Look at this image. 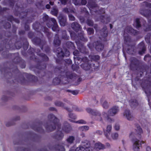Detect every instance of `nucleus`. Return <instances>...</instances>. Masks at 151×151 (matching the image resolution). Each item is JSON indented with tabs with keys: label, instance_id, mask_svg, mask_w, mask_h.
Returning <instances> with one entry per match:
<instances>
[{
	"label": "nucleus",
	"instance_id": "79ce46f5",
	"mask_svg": "<svg viewBox=\"0 0 151 151\" xmlns=\"http://www.w3.org/2000/svg\"><path fill=\"white\" fill-rule=\"evenodd\" d=\"M34 19V18H33L31 19H27L26 22L24 24V29L26 31H29L30 29V27L29 25L27 24L28 23H30L32 22V20Z\"/></svg>",
	"mask_w": 151,
	"mask_h": 151
},
{
	"label": "nucleus",
	"instance_id": "7ed1b4c3",
	"mask_svg": "<svg viewBox=\"0 0 151 151\" xmlns=\"http://www.w3.org/2000/svg\"><path fill=\"white\" fill-rule=\"evenodd\" d=\"M35 50V49L30 47L27 51V53L30 55V59L35 60L37 63V64L34 66L33 70L35 74L37 75V74L40 73L41 71L46 68V64L44 62L48 61L49 58L45 54L39 53L40 50V49H37L36 52L37 53V55L41 58L42 61L37 60L34 54Z\"/></svg>",
	"mask_w": 151,
	"mask_h": 151
},
{
	"label": "nucleus",
	"instance_id": "f03ea898",
	"mask_svg": "<svg viewBox=\"0 0 151 151\" xmlns=\"http://www.w3.org/2000/svg\"><path fill=\"white\" fill-rule=\"evenodd\" d=\"M47 117L48 121L46 123L43 124L42 122H40L36 125H32L31 128L36 132L40 133L43 132L44 131L42 127V125L45 126L46 130L48 132L54 131L56 128L58 129H60L61 124L59 119L56 117L53 114H50Z\"/></svg>",
	"mask_w": 151,
	"mask_h": 151
},
{
	"label": "nucleus",
	"instance_id": "0eeeda50",
	"mask_svg": "<svg viewBox=\"0 0 151 151\" xmlns=\"http://www.w3.org/2000/svg\"><path fill=\"white\" fill-rule=\"evenodd\" d=\"M150 70L149 73H148L147 72L146 73L147 75L148 74V77L147 80H145V81H147V83L145 86H143L142 84L141 85L143 90L147 96H150L151 94V82L150 81H151V63L150 64Z\"/></svg>",
	"mask_w": 151,
	"mask_h": 151
},
{
	"label": "nucleus",
	"instance_id": "69168bd1",
	"mask_svg": "<svg viewBox=\"0 0 151 151\" xmlns=\"http://www.w3.org/2000/svg\"><path fill=\"white\" fill-rule=\"evenodd\" d=\"M138 47L139 49H142V48H146L145 43L143 41L141 42L138 44Z\"/></svg>",
	"mask_w": 151,
	"mask_h": 151
},
{
	"label": "nucleus",
	"instance_id": "4c0bfd02",
	"mask_svg": "<svg viewBox=\"0 0 151 151\" xmlns=\"http://www.w3.org/2000/svg\"><path fill=\"white\" fill-rule=\"evenodd\" d=\"M129 103L132 108L135 107L138 105L137 100L135 99H132L129 101Z\"/></svg>",
	"mask_w": 151,
	"mask_h": 151
},
{
	"label": "nucleus",
	"instance_id": "c85d7f7f",
	"mask_svg": "<svg viewBox=\"0 0 151 151\" xmlns=\"http://www.w3.org/2000/svg\"><path fill=\"white\" fill-rule=\"evenodd\" d=\"M20 40L23 42L22 47L24 50H26L29 45V43L27 41V38L24 37H21Z\"/></svg>",
	"mask_w": 151,
	"mask_h": 151
},
{
	"label": "nucleus",
	"instance_id": "7c9ffc66",
	"mask_svg": "<svg viewBox=\"0 0 151 151\" xmlns=\"http://www.w3.org/2000/svg\"><path fill=\"white\" fill-rule=\"evenodd\" d=\"M100 33L101 36L103 38H105L108 35V31L107 30V27L104 26L100 30Z\"/></svg>",
	"mask_w": 151,
	"mask_h": 151
},
{
	"label": "nucleus",
	"instance_id": "8fccbe9b",
	"mask_svg": "<svg viewBox=\"0 0 151 151\" xmlns=\"http://www.w3.org/2000/svg\"><path fill=\"white\" fill-rule=\"evenodd\" d=\"M75 65L73 64L72 65L71 67L72 70L74 71H77L79 68V67L78 65L79 63L77 62L76 63H75Z\"/></svg>",
	"mask_w": 151,
	"mask_h": 151
},
{
	"label": "nucleus",
	"instance_id": "a211bd4d",
	"mask_svg": "<svg viewBox=\"0 0 151 151\" xmlns=\"http://www.w3.org/2000/svg\"><path fill=\"white\" fill-rule=\"evenodd\" d=\"M76 44L78 46V48L80 52L84 54H86L88 53V50L86 47L83 45L81 44L80 42H76Z\"/></svg>",
	"mask_w": 151,
	"mask_h": 151
},
{
	"label": "nucleus",
	"instance_id": "4468645a",
	"mask_svg": "<svg viewBox=\"0 0 151 151\" xmlns=\"http://www.w3.org/2000/svg\"><path fill=\"white\" fill-rule=\"evenodd\" d=\"M5 0H4V1L3 2L4 5H7L9 7L13 8L14 4H15V8L16 9H20L21 10H22V9L23 10V8H22V7L20 8L19 6L17 5V2L19 0H7L6 2H5Z\"/></svg>",
	"mask_w": 151,
	"mask_h": 151
},
{
	"label": "nucleus",
	"instance_id": "09e8293b",
	"mask_svg": "<svg viewBox=\"0 0 151 151\" xmlns=\"http://www.w3.org/2000/svg\"><path fill=\"white\" fill-rule=\"evenodd\" d=\"M51 18H50L48 15L47 14H44L42 19L43 21L45 22L47 21H51L50 20Z\"/></svg>",
	"mask_w": 151,
	"mask_h": 151
},
{
	"label": "nucleus",
	"instance_id": "f704fd0d",
	"mask_svg": "<svg viewBox=\"0 0 151 151\" xmlns=\"http://www.w3.org/2000/svg\"><path fill=\"white\" fill-rule=\"evenodd\" d=\"M99 19L101 22L103 23L107 24L110 22V18L109 16L106 17L104 15H101L99 17Z\"/></svg>",
	"mask_w": 151,
	"mask_h": 151
},
{
	"label": "nucleus",
	"instance_id": "58836bf2",
	"mask_svg": "<svg viewBox=\"0 0 151 151\" xmlns=\"http://www.w3.org/2000/svg\"><path fill=\"white\" fill-rule=\"evenodd\" d=\"M65 45L68 48L70 49L74 50L76 48L74 43L70 41L66 42L65 43Z\"/></svg>",
	"mask_w": 151,
	"mask_h": 151
},
{
	"label": "nucleus",
	"instance_id": "ddd939ff",
	"mask_svg": "<svg viewBox=\"0 0 151 151\" xmlns=\"http://www.w3.org/2000/svg\"><path fill=\"white\" fill-rule=\"evenodd\" d=\"M133 144V150L134 151H139V147L141 146V144H144L145 142L140 141L135 137H134L131 139Z\"/></svg>",
	"mask_w": 151,
	"mask_h": 151
},
{
	"label": "nucleus",
	"instance_id": "393cba45",
	"mask_svg": "<svg viewBox=\"0 0 151 151\" xmlns=\"http://www.w3.org/2000/svg\"><path fill=\"white\" fill-rule=\"evenodd\" d=\"M81 68L86 70H88L91 69L93 70V64L90 63H82L81 65Z\"/></svg>",
	"mask_w": 151,
	"mask_h": 151
},
{
	"label": "nucleus",
	"instance_id": "864d4df0",
	"mask_svg": "<svg viewBox=\"0 0 151 151\" xmlns=\"http://www.w3.org/2000/svg\"><path fill=\"white\" fill-rule=\"evenodd\" d=\"M135 126L137 127L136 132H137L138 134H140L142 133V130L139 125L137 124H135Z\"/></svg>",
	"mask_w": 151,
	"mask_h": 151
},
{
	"label": "nucleus",
	"instance_id": "423d86ee",
	"mask_svg": "<svg viewBox=\"0 0 151 151\" xmlns=\"http://www.w3.org/2000/svg\"><path fill=\"white\" fill-rule=\"evenodd\" d=\"M56 52L57 53V56L59 58L56 59V62L58 64H60L62 61L61 59L65 56L68 57L70 55V52L68 49L65 47H63V49L61 47H58L56 49Z\"/></svg>",
	"mask_w": 151,
	"mask_h": 151
},
{
	"label": "nucleus",
	"instance_id": "e2e57ef3",
	"mask_svg": "<svg viewBox=\"0 0 151 151\" xmlns=\"http://www.w3.org/2000/svg\"><path fill=\"white\" fill-rule=\"evenodd\" d=\"M87 24L89 26L92 27L93 25V22L90 19H87L86 20Z\"/></svg>",
	"mask_w": 151,
	"mask_h": 151
},
{
	"label": "nucleus",
	"instance_id": "20e7f679",
	"mask_svg": "<svg viewBox=\"0 0 151 151\" xmlns=\"http://www.w3.org/2000/svg\"><path fill=\"white\" fill-rule=\"evenodd\" d=\"M61 67L56 66L55 68V75L58 76V77L55 78L53 80L52 83L54 85H59L61 81L60 78H67V79H75L77 77L76 74L66 70H62Z\"/></svg>",
	"mask_w": 151,
	"mask_h": 151
},
{
	"label": "nucleus",
	"instance_id": "a878e982",
	"mask_svg": "<svg viewBox=\"0 0 151 151\" xmlns=\"http://www.w3.org/2000/svg\"><path fill=\"white\" fill-rule=\"evenodd\" d=\"M53 43L55 47H58L60 45L61 40L59 39L58 34L55 35Z\"/></svg>",
	"mask_w": 151,
	"mask_h": 151
},
{
	"label": "nucleus",
	"instance_id": "3c124183",
	"mask_svg": "<svg viewBox=\"0 0 151 151\" xmlns=\"http://www.w3.org/2000/svg\"><path fill=\"white\" fill-rule=\"evenodd\" d=\"M75 137L74 136H69L66 139V141L68 143L72 144L73 143Z\"/></svg>",
	"mask_w": 151,
	"mask_h": 151
},
{
	"label": "nucleus",
	"instance_id": "37998d69",
	"mask_svg": "<svg viewBox=\"0 0 151 151\" xmlns=\"http://www.w3.org/2000/svg\"><path fill=\"white\" fill-rule=\"evenodd\" d=\"M88 5L89 7L92 9L96 7L97 6V4L95 2L92 1H88Z\"/></svg>",
	"mask_w": 151,
	"mask_h": 151
},
{
	"label": "nucleus",
	"instance_id": "052dcab7",
	"mask_svg": "<svg viewBox=\"0 0 151 151\" xmlns=\"http://www.w3.org/2000/svg\"><path fill=\"white\" fill-rule=\"evenodd\" d=\"M141 4L143 6H145L150 8H151V4L148 3L147 1H144L141 3Z\"/></svg>",
	"mask_w": 151,
	"mask_h": 151
},
{
	"label": "nucleus",
	"instance_id": "6e6d98bb",
	"mask_svg": "<svg viewBox=\"0 0 151 151\" xmlns=\"http://www.w3.org/2000/svg\"><path fill=\"white\" fill-rule=\"evenodd\" d=\"M151 36V33H148L146 35L145 37V40L147 42V43H150V37Z\"/></svg>",
	"mask_w": 151,
	"mask_h": 151
},
{
	"label": "nucleus",
	"instance_id": "cd10ccee",
	"mask_svg": "<svg viewBox=\"0 0 151 151\" xmlns=\"http://www.w3.org/2000/svg\"><path fill=\"white\" fill-rule=\"evenodd\" d=\"M62 129L65 133H68L71 130L72 128L68 122H65L63 127Z\"/></svg>",
	"mask_w": 151,
	"mask_h": 151
},
{
	"label": "nucleus",
	"instance_id": "f3484780",
	"mask_svg": "<svg viewBox=\"0 0 151 151\" xmlns=\"http://www.w3.org/2000/svg\"><path fill=\"white\" fill-rule=\"evenodd\" d=\"M28 12V10H26L25 11L22 12H20L16 9L14 12V13L15 16H19L20 19H22L27 17Z\"/></svg>",
	"mask_w": 151,
	"mask_h": 151
},
{
	"label": "nucleus",
	"instance_id": "5fc2aeb1",
	"mask_svg": "<svg viewBox=\"0 0 151 151\" xmlns=\"http://www.w3.org/2000/svg\"><path fill=\"white\" fill-rule=\"evenodd\" d=\"M69 120L71 122H75L76 123H79L81 124H86V122L82 119L78 121H75L74 120H73L70 119H69Z\"/></svg>",
	"mask_w": 151,
	"mask_h": 151
},
{
	"label": "nucleus",
	"instance_id": "aec40b11",
	"mask_svg": "<svg viewBox=\"0 0 151 151\" xmlns=\"http://www.w3.org/2000/svg\"><path fill=\"white\" fill-rule=\"evenodd\" d=\"M51 21L53 23V24L51 27L52 29L54 32H56L58 34L60 31V28L58 24L57 23L55 19L54 18L50 19Z\"/></svg>",
	"mask_w": 151,
	"mask_h": 151
},
{
	"label": "nucleus",
	"instance_id": "4d7b16f0",
	"mask_svg": "<svg viewBox=\"0 0 151 151\" xmlns=\"http://www.w3.org/2000/svg\"><path fill=\"white\" fill-rule=\"evenodd\" d=\"M45 47V51L47 53H48L50 50V47L47 45V42H46V45L44 46V47Z\"/></svg>",
	"mask_w": 151,
	"mask_h": 151
},
{
	"label": "nucleus",
	"instance_id": "6ab92c4d",
	"mask_svg": "<svg viewBox=\"0 0 151 151\" xmlns=\"http://www.w3.org/2000/svg\"><path fill=\"white\" fill-rule=\"evenodd\" d=\"M64 134L61 131L58 130L52 135V137L54 139L58 140H61L64 137Z\"/></svg>",
	"mask_w": 151,
	"mask_h": 151
},
{
	"label": "nucleus",
	"instance_id": "338daca9",
	"mask_svg": "<svg viewBox=\"0 0 151 151\" xmlns=\"http://www.w3.org/2000/svg\"><path fill=\"white\" fill-rule=\"evenodd\" d=\"M51 14L53 15L57 16L58 13V10L55 8H54L51 11Z\"/></svg>",
	"mask_w": 151,
	"mask_h": 151
},
{
	"label": "nucleus",
	"instance_id": "dca6fc26",
	"mask_svg": "<svg viewBox=\"0 0 151 151\" xmlns=\"http://www.w3.org/2000/svg\"><path fill=\"white\" fill-rule=\"evenodd\" d=\"M64 145V142L61 141L55 145L53 147L56 151H65Z\"/></svg>",
	"mask_w": 151,
	"mask_h": 151
},
{
	"label": "nucleus",
	"instance_id": "9b49d317",
	"mask_svg": "<svg viewBox=\"0 0 151 151\" xmlns=\"http://www.w3.org/2000/svg\"><path fill=\"white\" fill-rule=\"evenodd\" d=\"M119 111V108L118 106H115L110 109L108 112V115L106 118L107 120L109 122H114L113 119L109 117V116H113L116 114Z\"/></svg>",
	"mask_w": 151,
	"mask_h": 151
},
{
	"label": "nucleus",
	"instance_id": "49530a36",
	"mask_svg": "<svg viewBox=\"0 0 151 151\" xmlns=\"http://www.w3.org/2000/svg\"><path fill=\"white\" fill-rule=\"evenodd\" d=\"M45 4L43 2L42 0H40L39 1L36 2L35 4V5L37 7H39L40 8H43L45 5Z\"/></svg>",
	"mask_w": 151,
	"mask_h": 151
},
{
	"label": "nucleus",
	"instance_id": "0e129e2a",
	"mask_svg": "<svg viewBox=\"0 0 151 151\" xmlns=\"http://www.w3.org/2000/svg\"><path fill=\"white\" fill-rule=\"evenodd\" d=\"M87 32L89 35L93 34L94 33L93 29L91 28H88L87 29Z\"/></svg>",
	"mask_w": 151,
	"mask_h": 151
},
{
	"label": "nucleus",
	"instance_id": "680f3d73",
	"mask_svg": "<svg viewBox=\"0 0 151 151\" xmlns=\"http://www.w3.org/2000/svg\"><path fill=\"white\" fill-rule=\"evenodd\" d=\"M66 91L67 92L71 93L73 95H77L78 93V91L77 90H67Z\"/></svg>",
	"mask_w": 151,
	"mask_h": 151
},
{
	"label": "nucleus",
	"instance_id": "c756f323",
	"mask_svg": "<svg viewBox=\"0 0 151 151\" xmlns=\"http://www.w3.org/2000/svg\"><path fill=\"white\" fill-rule=\"evenodd\" d=\"M55 104L56 106H61L64 107V109H66L68 112H71L73 111V110L68 107H64V104L62 102L59 101H56L55 103Z\"/></svg>",
	"mask_w": 151,
	"mask_h": 151
},
{
	"label": "nucleus",
	"instance_id": "a19ab883",
	"mask_svg": "<svg viewBox=\"0 0 151 151\" xmlns=\"http://www.w3.org/2000/svg\"><path fill=\"white\" fill-rule=\"evenodd\" d=\"M134 24L135 25V27L137 29L141 27L140 19L139 18H137L135 19Z\"/></svg>",
	"mask_w": 151,
	"mask_h": 151
},
{
	"label": "nucleus",
	"instance_id": "4be33fe9",
	"mask_svg": "<svg viewBox=\"0 0 151 151\" xmlns=\"http://www.w3.org/2000/svg\"><path fill=\"white\" fill-rule=\"evenodd\" d=\"M136 47L134 45L128 44L127 45L126 52L130 55H134L135 53Z\"/></svg>",
	"mask_w": 151,
	"mask_h": 151
},
{
	"label": "nucleus",
	"instance_id": "774afa93",
	"mask_svg": "<svg viewBox=\"0 0 151 151\" xmlns=\"http://www.w3.org/2000/svg\"><path fill=\"white\" fill-rule=\"evenodd\" d=\"M4 27L5 29H9L11 27V24L10 23L6 22L4 24Z\"/></svg>",
	"mask_w": 151,
	"mask_h": 151
},
{
	"label": "nucleus",
	"instance_id": "f8f14e48",
	"mask_svg": "<svg viewBox=\"0 0 151 151\" xmlns=\"http://www.w3.org/2000/svg\"><path fill=\"white\" fill-rule=\"evenodd\" d=\"M33 42L35 45L39 46L41 50H43L44 46L46 45V41L37 37H35L32 40Z\"/></svg>",
	"mask_w": 151,
	"mask_h": 151
},
{
	"label": "nucleus",
	"instance_id": "de8ad7c7",
	"mask_svg": "<svg viewBox=\"0 0 151 151\" xmlns=\"http://www.w3.org/2000/svg\"><path fill=\"white\" fill-rule=\"evenodd\" d=\"M89 127L87 126H83L81 127H80L78 128V129L80 131L86 132L89 129Z\"/></svg>",
	"mask_w": 151,
	"mask_h": 151
},
{
	"label": "nucleus",
	"instance_id": "473e14b6",
	"mask_svg": "<svg viewBox=\"0 0 151 151\" xmlns=\"http://www.w3.org/2000/svg\"><path fill=\"white\" fill-rule=\"evenodd\" d=\"M130 67L132 69L133 66H136L138 63V60L135 57H131L130 59Z\"/></svg>",
	"mask_w": 151,
	"mask_h": 151
},
{
	"label": "nucleus",
	"instance_id": "5701e85b",
	"mask_svg": "<svg viewBox=\"0 0 151 151\" xmlns=\"http://www.w3.org/2000/svg\"><path fill=\"white\" fill-rule=\"evenodd\" d=\"M41 27L42 31L46 34L48 39L50 40L52 37V33L50 32L49 29L45 26H42Z\"/></svg>",
	"mask_w": 151,
	"mask_h": 151
},
{
	"label": "nucleus",
	"instance_id": "72a5a7b5",
	"mask_svg": "<svg viewBox=\"0 0 151 151\" xmlns=\"http://www.w3.org/2000/svg\"><path fill=\"white\" fill-rule=\"evenodd\" d=\"M95 148V150H99L101 149H104L105 148V146L103 144L100 142H97L95 143L94 147H93Z\"/></svg>",
	"mask_w": 151,
	"mask_h": 151
},
{
	"label": "nucleus",
	"instance_id": "c03bdc74",
	"mask_svg": "<svg viewBox=\"0 0 151 151\" xmlns=\"http://www.w3.org/2000/svg\"><path fill=\"white\" fill-rule=\"evenodd\" d=\"M69 37L67 35V32L66 30H64L62 31V38L65 40H68L69 39Z\"/></svg>",
	"mask_w": 151,
	"mask_h": 151
},
{
	"label": "nucleus",
	"instance_id": "9d476101",
	"mask_svg": "<svg viewBox=\"0 0 151 151\" xmlns=\"http://www.w3.org/2000/svg\"><path fill=\"white\" fill-rule=\"evenodd\" d=\"M88 57L91 62L93 61L96 63V65L95 64H92L93 69L95 70L99 69L100 64L99 61L100 59V56L97 55L90 54L89 55Z\"/></svg>",
	"mask_w": 151,
	"mask_h": 151
},
{
	"label": "nucleus",
	"instance_id": "bf43d9fd",
	"mask_svg": "<svg viewBox=\"0 0 151 151\" xmlns=\"http://www.w3.org/2000/svg\"><path fill=\"white\" fill-rule=\"evenodd\" d=\"M75 151H87L86 149L81 146H79L75 149Z\"/></svg>",
	"mask_w": 151,
	"mask_h": 151
},
{
	"label": "nucleus",
	"instance_id": "412c9836",
	"mask_svg": "<svg viewBox=\"0 0 151 151\" xmlns=\"http://www.w3.org/2000/svg\"><path fill=\"white\" fill-rule=\"evenodd\" d=\"M58 19L60 25L62 26H65L67 23V19L66 17L62 14H60Z\"/></svg>",
	"mask_w": 151,
	"mask_h": 151
},
{
	"label": "nucleus",
	"instance_id": "a18cd8bd",
	"mask_svg": "<svg viewBox=\"0 0 151 151\" xmlns=\"http://www.w3.org/2000/svg\"><path fill=\"white\" fill-rule=\"evenodd\" d=\"M70 36L71 38L73 40H75L76 42H76H80L79 41H77V35L76 33H75L74 32H70Z\"/></svg>",
	"mask_w": 151,
	"mask_h": 151
},
{
	"label": "nucleus",
	"instance_id": "b1692460",
	"mask_svg": "<svg viewBox=\"0 0 151 151\" xmlns=\"http://www.w3.org/2000/svg\"><path fill=\"white\" fill-rule=\"evenodd\" d=\"M72 29L77 32L82 29L81 25L76 22H73L71 25Z\"/></svg>",
	"mask_w": 151,
	"mask_h": 151
},
{
	"label": "nucleus",
	"instance_id": "13d9d810",
	"mask_svg": "<svg viewBox=\"0 0 151 151\" xmlns=\"http://www.w3.org/2000/svg\"><path fill=\"white\" fill-rule=\"evenodd\" d=\"M144 60L146 61H149L151 60V55L149 54L145 55L144 58Z\"/></svg>",
	"mask_w": 151,
	"mask_h": 151
},
{
	"label": "nucleus",
	"instance_id": "603ef678",
	"mask_svg": "<svg viewBox=\"0 0 151 151\" xmlns=\"http://www.w3.org/2000/svg\"><path fill=\"white\" fill-rule=\"evenodd\" d=\"M148 23L149 24L148 25L147 27L144 29L145 32L151 31V19L148 20Z\"/></svg>",
	"mask_w": 151,
	"mask_h": 151
},
{
	"label": "nucleus",
	"instance_id": "1a4fd4ad",
	"mask_svg": "<svg viewBox=\"0 0 151 151\" xmlns=\"http://www.w3.org/2000/svg\"><path fill=\"white\" fill-rule=\"evenodd\" d=\"M86 111L91 115V119L93 120L101 121L102 118L100 113L96 110H94L90 108L86 109Z\"/></svg>",
	"mask_w": 151,
	"mask_h": 151
},
{
	"label": "nucleus",
	"instance_id": "ea45409f",
	"mask_svg": "<svg viewBox=\"0 0 151 151\" xmlns=\"http://www.w3.org/2000/svg\"><path fill=\"white\" fill-rule=\"evenodd\" d=\"M41 26L40 24L37 22H36L32 25L33 28L36 32H38L40 26Z\"/></svg>",
	"mask_w": 151,
	"mask_h": 151
},
{
	"label": "nucleus",
	"instance_id": "2eb2a0df",
	"mask_svg": "<svg viewBox=\"0 0 151 151\" xmlns=\"http://www.w3.org/2000/svg\"><path fill=\"white\" fill-rule=\"evenodd\" d=\"M83 147L86 149L87 151H95V148H93L90 141L85 140L82 141Z\"/></svg>",
	"mask_w": 151,
	"mask_h": 151
},
{
	"label": "nucleus",
	"instance_id": "6e6552de",
	"mask_svg": "<svg viewBox=\"0 0 151 151\" xmlns=\"http://www.w3.org/2000/svg\"><path fill=\"white\" fill-rule=\"evenodd\" d=\"M88 48L91 50H93L95 48L96 50L100 52L103 50L104 45L100 41L97 40L92 43L89 42L87 45Z\"/></svg>",
	"mask_w": 151,
	"mask_h": 151
},
{
	"label": "nucleus",
	"instance_id": "e433bc0d",
	"mask_svg": "<svg viewBox=\"0 0 151 151\" xmlns=\"http://www.w3.org/2000/svg\"><path fill=\"white\" fill-rule=\"evenodd\" d=\"M77 39L85 42L87 41V39L84 37V33L83 32H82L78 33L77 35Z\"/></svg>",
	"mask_w": 151,
	"mask_h": 151
},
{
	"label": "nucleus",
	"instance_id": "2f4dec72",
	"mask_svg": "<svg viewBox=\"0 0 151 151\" xmlns=\"http://www.w3.org/2000/svg\"><path fill=\"white\" fill-rule=\"evenodd\" d=\"M111 125H109L107 127L106 130H104V133L105 137L109 139H110L109 136L110 135V132L111 130Z\"/></svg>",
	"mask_w": 151,
	"mask_h": 151
},
{
	"label": "nucleus",
	"instance_id": "bb28decb",
	"mask_svg": "<svg viewBox=\"0 0 151 151\" xmlns=\"http://www.w3.org/2000/svg\"><path fill=\"white\" fill-rule=\"evenodd\" d=\"M139 12L141 14L147 18L149 17L151 15V12L148 9H141Z\"/></svg>",
	"mask_w": 151,
	"mask_h": 151
},
{
	"label": "nucleus",
	"instance_id": "39448f33",
	"mask_svg": "<svg viewBox=\"0 0 151 151\" xmlns=\"http://www.w3.org/2000/svg\"><path fill=\"white\" fill-rule=\"evenodd\" d=\"M136 36L139 34V31L132 28L130 26H127L124 30V42L126 43H130L131 41L130 37L127 34Z\"/></svg>",
	"mask_w": 151,
	"mask_h": 151
},
{
	"label": "nucleus",
	"instance_id": "f257e3e1",
	"mask_svg": "<svg viewBox=\"0 0 151 151\" xmlns=\"http://www.w3.org/2000/svg\"><path fill=\"white\" fill-rule=\"evenodd\" d=\"M3 38V34L0 33V40ZM14 38H12L10 40L8 38L5 39L1 41L0 46V52L5 49L6 50L3 51L2 53L3 57L5 58H12L13 62L15 65L12 64L11 68L4 67L2 68L1 65L0 66V70L1 73H4V76L8 77L9 76V78H12L13 76H15V79L13 80V82L17 81L18 83L22 85L25 84L27 82L24 76L30 81L32 82H35L38 81L37 77L35 76L26 73H23L21 74L15 65L19 64L20 67L22 68H25V61L22 59L19 56L18 52L14 53H10L9 50L15 49H19L22 46V43L20 41L15 42ZM3 65L4 66L5 64Z\"/></svg>",
	"mask_w": 151,
	"mask_h": 151
},
{
	"label": "nucleus",
	"instance_id": "c9c22d12",
	"mask_svg": "<svg viewBox=\"0 0 151 151\" xmlns=\"http://www.w3.org/2000/svg\"><path fill=\"white\" fill-rule=\"evenodd\" d=\"M123 115L124 116H125L127 119L129 120H132L133 119V117L131 115L130 110L127 109L125 110L124 111Z\"/></svg>",
	"mask_w": 151,
	"mask_h": 151
}]
</instances>
